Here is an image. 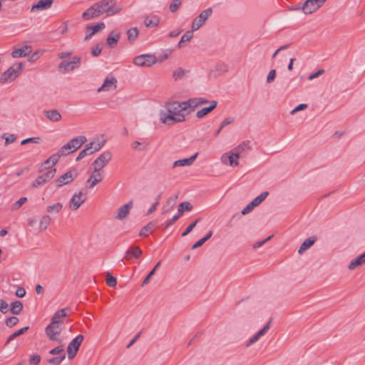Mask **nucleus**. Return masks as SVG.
<instances>
[{"instance_id": "nucleus-46", "label": "nucleus", "mask_w": 365, "mask_h": 365, "mask_svg": "<svg viewBox=\"0 0 365 365\" xmlns=\"http://www.w3.org/2000/svg\"><path fill=\"white\" fill-rule=\"evenodd\" d=\"M63 207V204L61 202H56L52 205H48L46 207V211L48 213H58L59 212Z\"/></svg>"}, {"instance_id": "nucleus-21", "label": "nucleus", "mask_w": 365, "mask_h": 365, "mask_svg": "<svg viewBox=\"0 0 365 365\" xmlns=\"http://www.w3.org/2000/svg\"><path fill=\"white\" fill-rule=\"evenodd\" d=\"M86 181V187L91 188L103 180V175L100 171L93 172Z\"/></svg>"}, {"instance_id": "nucleus-31", "label": "nucleus", "mask_w": 365, "mask_h": 365, "mask_svg": "<svg viewBox=\"0 0 365 365\" xmlns=\"http://www.w3.org/2000/svg\"><path fill=\"white\" fill-rule=\"evenodd\" d=\"M94 145L93 142H91L88 144L86 145L85 148L80 151L78 156L76 158V161H79L83 159L86 155H89L93 153V145Z\"/></svg>"}, {"instance_id": "nucleus-15", "label": "nucleus", "mask_w": 365, "mask_h": 365, "mask_svg": "<svg viewBox=\"0 0 365 365\" xmlns=\"http://www.w3.org/2000/svg\"><path fill=\"white\" fill-rule=\"evenodd\" d=\"M99 10L96 8V4H93L88 8L83 14L82 18L85 21H89L93 19L98 18L101 16Z\"/></svg>"}, {"instance_id": "nucleus-48", "label": "nucleus", "mask_w": 365, "mask_h": 365, "mask_svg": "<svg viewBox=\"0 0 365 365\" xmlns=\"http://www.w3.org/2000/svg\"><path fill=\"white\" fill-rule=\"evenodd\" d=\"M66 358V354H62L61 355L56 357H53L47 359V362L52 365H59Z\"/></svg>"}, {"instance_id": "nucleus-60", "label": "nucleus", "mask_w": 365, "mask_h": 365, "mask_svg": "<svg viewBox=\"0 0 365 365\" xmlns=\"http://www.w3.org/2000/svg\"><path fill=\"white\" fill-rule=\"evenodd\" d=\"M41 356L38 354H34L29 357V362L31 365H38L41 361Z\"/></svg>"}, {"instance_id": "nucleus-52", "label": "nucleus", "mask_w": 365, "mask_h": 365, "mask_svg": "<svg viewBox=\"0 0 365 365\" xmlns=\"http://www.w3.org/2000/svg\"><path fill=\"white\" fill-rule=\"evenodd\" d=\"M28 199L26 197H21L19 200L15 202L11 205V210H19L24 203L27 202Z\"/></svg>"}, {"instance_id": "nucleus-58", "label": "nucleus", "mask_w": 365, "mask_h": 365, "mask_svg": "<svg viewBox=\"0 0 365 365\" xmlns=\"http://www.w3.org/2000/svg\"><path fill=\"white\" fill-rule=\"evenodd\" d=\"M172 49H168L165 51H163L162 53H160L158 55V57H157V61L158 62H163V61L168 58L170 54L172 53Z\"/></svg>"}, {"instance_id": "nucleus-29", "label": "nucleus", "mask_w": 365, "mask_h": 365, "mask_svg": "<svg viewBox=\"0 0 365 365\" xmlns=\"http://www.w3.org/2000/svg\"><path fill=\"white\" fill-rule=\"evenodd\" d=\"M143 254L142 250L136 245L131 246L125 252V258L128 260L130 259V255L132 257L138 259Z\"/></svg>"}, {"instance_id": "nucleus-5", "label": "nucleus", "mask_w": 365, "mask_h": 365, "mask_svg": "<svg viewBox=\"0 0 365 365\" xmlns=\"http://www.w3.org/2000/svg\"><path fill=\"white\" fill-rule=\"evenodd\" d=\"M81 62V58L80 56H73L72 61H62L58 66V70L61 73H68L78 68Z\"/></svg>"}, {"instance_id": "nucleus-49", "label": "nucleus", "mask_w": 365, "mask_h": 365, "mask_svg": "<svg viewBox=\"0 0 365 365\" xmlns=\"http://www.w3.org/2000/svg\"><path fill=\"white\" fill-rule=\"evenodd\" d=\"M268 195H269V192L264 191V192H262L259 195L256 197L255 199H253L252 201L255 203V205L256 206H258L266 199V197Z\"/></svg>"}, {"instance_id": "nucleus-56", "label": "nucleus", "mask_w": 365, "mask_h": 365, "mask_svg": "<svg viewBox=\"0 0 365 365\" xmlns=\"http://www.w3.org/2000/svg\"><path fill=\"white\" fill-rule=\"evenodd\" d=\"M147 143H140L139 141H134L131 146L133 149H136L138 150L142 151L145 149V148L148 146Z\"/></svg>"}, {"instance_id": "nucleus-57", "label": "nucleus", "mask_w": 365, "mask_h": 365, "mask_svg": "<svg viewBox=\"0 0 365 365\" xmlns=\"http://www.w3.org/2000/svg\"><path fill=\"white\" fill-rule=\"evenodd\" d=\"M41 138L39 137H31L23 140L21 142V145H26L28 143H40Z\"/></svg>"}, {"instance_id": "nucleus-44", "label": "nucleus", "mask_w": 365, "mask_h": 365, "mask_svg": "<svg viewBox=\"0 0 365 365\" xmlns=\"http://www.w3.org/2000/svg\"><path fill=\"white\" fill-rule=\"evenodd\" d=\"M156 225V221H151L145 225L140 231L139 236L147 237L148 236V232L150 231Z\"/></svg>"}, {"instance_id": "nucleus-11", "label": "nucleus", "mask_w": 365, "mask_h": 365, "mask_svg": "<svg viewBox=\"0 0 365 365\" xmlns=\"http://www.w3.org/2000/svg\"><path fill=\"white\" fill-rule=\"evenodd\" d=\"M105 27L106 25L104 22H99L94 25H87L85 29L86 35L84 40H90L95 34L102 31Z\"/></svg>"}, {"instance_id": "nucleus-33", "label": "nucleus", "mask_w": 365, "mask_h": 365, "mask_svg": "<svg viewBox=\"0 0 365 365\" xmlns=\"http://www.w3.org/2000/svg\"><path fill=\"white\" fill-rule=\"evenodd\" d=\"M73 145H71L69 143V141L65 144L63 146H62L56 153V155L57 157H61V156H65V155H67L70 153H73L72 151L73 148L72 147Z\"/></svg>"}, {"instance_id": "nucleus-2", "label": "nucleus", "mask_w": 365, "mask_h": 365, "mask_svg": "<svg viewBox=\"0 0 365 365\" xmlns=\"http://www.w3.org/2000/svg\"><path fill=\"white\" fill-rule=\"evenodd\" d=\"M24 68L23 63H16L10 66L0 76V83L4 84L7 82H11L19 76Z\"/></svg>"}, {"instance_id": "nucleus-10", "label": "nucleus", "mask_w": 365, "mask_h": 365, "mask_svg": "<svg viewBox=\"0 0 365 365\" xmlns=\"http://www.w3.org/2000/svg\"><path fill=\"white\" fill-rule=\"evenodd\" d=\"M56 172V169L53 168L43 173V175L38 176L33 182L31 187L36 188L39 186H42L54 177Z\"/></svg>"}, {"instance_id": "nucleus-25", "label": "nucleus", "mask_w": 365, "mask_h": 365, "mask_svg": "<svg viewBox=\"0 0 365 365\" xmlns=\"http://www.w3.org/2000/svg\"><path fill=\"white\" fill-rule=\"evenodd\" d=\"M317 237L315 235L311 236L306 239L300 245L298 250V253L299 255L303 254L306 250L309 249L314 244V242L317 241Z\"/></svg>"}, {"instance_id": "nucleus-24", "label": "nucleus", "mask_w": 365, "mask_h": 365, "mask_svg": "<svg viewBox=\"0 0 365 365\" xmlns=\"http://www.w3.org/2000/svg\"><path fill=\"white\" fill-rule=\"evenodd\" d=\"M227 71L228 66L227 64L224 63H218L216 65L215 69L210 70L209 73V76L217 78V76L222 75V73L227 72Z\"/></svg>"}, {"instance_id": "nucleus-6", "label": "nucleus", "mask_w": 365, "mask_h": 365, "mask_svg": "<svg viewBox=\"0 0 365 365\" xmlns=\"http://www.w3.org/2000/svg\"><path fill=\"white\" fill-rule=\"evenodd\" d=\"M84 336L82 334H78L73 338L68 344L67 347L68 358L73 359L77 354L80 346L83 341Z\"/></svg>"}, {"instance_id": "nucleus-42", "label": "nucleus", "mask_w": 365, "mask_h": 365, "mask_svg": "<svg viewBox=\"0 0 365 365\" xmlns=\"http://www.w3.org/2000/svg\"><path fill=\"white\" fill-rule=\"evenodd\" d=\"M161 261H159L155 267L150 271V272L148 274V275L145 277L144 280L142 282L141 286L144 287L145 285L148 284L150 282V280L151 277L155 274L156 270L159 268L160 266Z\"/></svg>"}, {"instance_id": "nucleus-51", "label": "nucleus", "mask_w": 365, "mask_h": 365, "mask_svg": "<svg viewBox=\"0 0 365 365\" xmlns=\"http://www.w3.org/2000/svg\"><path fill=\"white\" fill-rule=\"evenodd\" d=\"M106 281L107 285L110 287H114L117 284L116 278L115 277H113L112 275V274L110 272L107 273Z\"/></svg>"}, {"instance_id": "nucleus-34", "label": "nucleus", "mask_w": 365, "mask_h": 365, "mask_svg": "<svg viewBox=\"0 0 365 365\" xmlns=\"http://www.w3.org/2000/svg\"><path fill=\"white\" fill-rule=\"evenodd\" d=\"M193 32L192 29L190 31H187L181 37L180 41L178 43V47L181 48L184 46V43L190 41L193 38Z\"/></svg>"}, {"instance_id": "nucleus-47", "label": "nucleus", "mask_w": 365, "mask_h": 365, "mask_svg": "<svg viewBox=\"0 0 365 365\" xmlns=\"http://www.w3.org/2000/svg\"><path fill=\"white\" fill-rule=\"evenodd\" d=\"M200 220L201 218H197L195 220H194L192 223H190L181 234L182 237H185L190 232H191Z\"/></svg>"}, {"instance_id": "nucleus-28", "label": "nucleus", "mask_w": 365, "mask_h": 365, "mask_svg": "<svg viewBox=\"0 0 365 365\" xmlns=\"http://www.w3.org/2000/svg\"><path fill=\"white\" fill-rule=\"evenodd\" d=\"M31 46H24L21 48L14 49L11 53L13 58H21L28 56L31 53Z\"/></svg>"}, {"instance_id": "nucleus-32", "label": "nucleus", "mask_w": 365, "mask_h": 365, "mask_svg": "<svg viewBox=\"0 0 365 365\" xmlns=\"http://www.w3.org/2000/svg\"><path fill=\"white\" fill-rule=\"evenodd\" d=\"M365 263V252L358 257H356L354 259L351 260L349 263L348 268L349 269H354L356 267L363 264Z\"/></svg>"}, {"instance_id": "nucleus-19", "label": "nucleus", "mask_w": 365, "mask_h": 365, "mask_svg": "<svg viewBox=\"0 0 365 365\" xmlns=\"http://www.w3.org/2000/svg\"><path fill=\"white\" fill-rule=\"evenodd\" d=\"M82 196L83 193L81 191L73 195L70 200V207L72 210H76L85 202L86 199H83Z\"/></svg>"}, {"instance_id": "nucleus-18", "label": "nucleus", "mask_w": 365, "mask_h": 365, "mask_svg": "<svg viewBox=\"0 0 365 365\" xmlns=\"http://www.w3.org/2000/svg\"><path fill=\"white\" fill-rule=\"evenodd\" d=\"M303 13L305 14H311L321 7L319 4L315 3L314 0H306L302 3Z\"/></svg>"}, {"instance_id": "nucleus-62", "label": "nucleus", "mask_w": 365, "mask_h": 365, "mask_svg": "<svg viewBox=\"0 0 365 365\" xmlns=\"http://www.w3.org/2000/svg\"><path fill=\"white\" fill-rule=\"evenodd\" d=\"M256 207L257 206L255 205V203L252 201H251L245 207H244L242 210L241 214L243 215H247L250 213L252 210H254V208Z\"/></svg>"}, {"instance_id": "nucleus-45", "label": "nucleus", "mask_w": 365, "mask_h": 365, "mask_svg": "<svg viewBox=\"0 0 365 365\" xmlns=\"http://www.w3.org/2000/svg\"><path fill=\"white\" fill-rule=\"evenodd\" d=\"M128 39L130 42L133 43L135 41L138 35V30L137 27L131 28L127 30Z\"/></svg>"}, {"instance_id": "nucleus-9", "label": "nucleus", "mask_w": 365, "mask_h": 365, "mask_svg": "<svg viewBox=\"0 0 365 365\" xmlns=\"http://www.w3.org/2000/svg\"><path fill=\"white\" fill-rule=\"evenodd\" d=\"M61 332V328L60 327L58 324H53L51 323L46 327L45 333L48 338L53 341H57L58 343L62 342V339H59L56 336V335L60 334Z\"/></svg>"}, {"instance_id": "nucleus-23", "label": "nucleus", "mask_w": 365, "mask_h": 365, "mask_svg": "<svg viewBox=\"0 0 365 365\" xmlns=\"http://www.w3.org/2000/svg\"><path fill=\"white\" fill-rule=\"evenodd\" d=\"M120 38V32L112 31L106 38V43L110 48H113L118 43Z\"/></svg>"}, {"instance_id": "nucleus-54", "label": "nucleus", "mask_w": 365, "mask_h": 365, "mask_svg": "<svg viewBox=\"0 0 365 365\" xmlns=\"http://www.w3.org/2000/svg\"><path fill=\"white\" fill-rule=\"evenodd\" d=\"M197 100H198V98H192L188 99L189 103H190V109L188 110V112H187V114H190L191 112H192L195 110V108L200 106Z\"/></svg>"}, {"instance_id": "nucleus-55", "label": "nucleus", "mask_w": 365, "mask_h": 365, "mask_svg": "<svg viewBox=\"0 0 365 365\" xmlns=\"http://www.w3.org/2000/svg\"><path fill=\"white\" fill-rule=\"evenodd\" d=\"M102 49H103L102 44L101 43H97L95 46H93L91 48V55L93 57L98 56L101 53Z\"/></svg>"}, {"instance_id": "nucleus-1", "label": "nucleus", "mask_w": 365, "mask_h": 365, "mask_svg": "<svg viewBox=\"0 0 365 365\" xmlns=\"http://www.w3.org/2000/svg\"><path fill=\"white\" fill-rule=\"evenodd\" d=\"M180 106L178 101L167 102L165 103L166 112L163 110L160 112V122L166 125L184 122L185 114L181 113Z\"/></svg>"}, {"instance_id": "nucleus-38", "label": "nucleus", "mask_w": 365, "mask_h": 365, "mask_svg": "<svg viewBox=\"0 0 365 365\" xmlns=\"http://www.w3.org/2000/svg\"><path fill=\"white\" fill-rule=\"evenodd\" d=\"M190 73L189 70L184 69L181 67L178 68L176 70L173 72V78L175 81H178L182 79L185 75Z\"/></svg>"}, {"instance_id": "nucleus-39", "label": "nucleus", "mask_w": 365, "mask_h": 365, "mask_svg": "<svg viewBox=\"0 0 365 365\" xmlns=\"http://www.w3.org/2000/svg\"><path fill=\"white\" fill-rule=\"evenodd\" d=\"M60 157H57L56 155V153L51 155L48 159H46L41 165L42 167H43V169L49 168L51 164L52 165H56Z\"/></svg>"}, {"instance_id": "nucleus-63", "label": "nucleus", "mask_w": 365, "mask_h": 365, "mask_svg": "<svg viewBox=\"0 0 365 365\" xmlns=\"http://www.w3.org/2000/svg\"><path fill=\"white\" fill-rule=\"evenodd\" d=\"M0 312L3 314H6L9 312V304L3 299H0Z\"/></svg>"}, {"instance_id": "nucleus-27", "label": "nucleus", "mask_w": 365, "mask_h": 365, "mask_svg": "<svg viewBox=\"0 0 365 365\" xmlns=\"http://www.w3.org/2000/svg\"><path fill=\"white\" fill-rule=\"evenodd\" d=\"M87 141V138L84 135H79L76 138H73L69 141L71 145H73L72 151L75 152L78 149H79Z\"/></svg>"}, {"instance_id": "nucleus-14", "label": "nucleus", "mask_w": 365, "mask_h": 365, "mask_svg": "<svg viewBox=\"0 0 365 365\" xmlns=\"http://www.w3.org/2000/svg\"><path fill=\"white\" fill-rule=\"evenodd\" d=\"M76 177V175L73 177L71 171L69 170L55 180L54 182L56 187H60L73 182Z\"/></svg>"}, {"instance_id": "nucleus-53", "label": "nucleus", "mask_w": 365, "mask_h": 365, "mask_svg": "<svg viewBox=\"0 0 365 365\" xmlns=\"http://www.w3.org/2000/svg\"><path fill=\"white\" fill-rule=\"evenodd\" d=\"M192 207H193L191 203L187 201L180 202L178 205V208H180L183 212L191 211Z\"/></svg>"}, {"instance_id": "nucleus-16", "label": "nucleus", "mask_w": 365, "mask_h": 365, "mask_svg": "<svg viewBox=\"0 0 365 365\" xmlns=\"http://www.w3.org/2000/svg\"><path fill=\"white\" fill-rule=\"evenodd\" d=\"M240 158L238 153H235L233 150L231 154L225 153L222 156V161L226 163L227 160L229 161V165L232 167L237 166L239 165L237 160Z\"/></svg>"}, {"instance_id": "nucleus-64", "label": "nucleus", "mask_w": 365, "mask_h": 365, "mask_svg": "<svg viewBox=\"0 0 365 365\" xmlns=\"http://www.w3.org/2000/svg\"><path fill=\"white\" fill-rule=\"evenodd\" d=\"M178 104L180 105V108L181 110V113H184L185 111L188 112V110L190 109V103L189 101H182V102H178Z\"/></svg>"}, {"instance_id": "nucleus-12", "label": "nucleus", "mask_w": 365, "mask_h": 365, "mask_svg": "<svg viewBox=\"0 0 365 365\" xmlns=\"http://www.w3.org/2000/svg\"><path fill=\"white\" fill-rule=\"evenodd\" d=\"M271 322L272 319H270L269 322L260 330H259L250 339V340L246 344V346L248 347L251 346L257 341L261 336H264L269 330Z\"/></svg>"}, {"instance_id": "nucleus-61", "label": "nucleus", "mask_w": 365, "mask_h": 365, "mask_svg": "<svg viewBox=\"0 0 365 365\" xmlns=\"http://www.w3.org/2000/svg\"><path fill=\"white\" fill-rule=\"evenodd\" d=\"M181 4H182L181 0H173V1L171 2V4L170 5V11L172 13L175 12L179 9Z\"/></svg>"}, {"instance_id": "nucleus-4", "label": "nucleus", "mask_w": 365, "mask_h": 365, "mask_svg": "<svg viewBox=\"0 0 365 365\" xmlns=\"http://www.w3.org/2000/svg\"><path fill=\"white\" fill-rule=\"evenodd\" d=\"M157 62V57L155 54H142L135 56L133 63L138 66L141 67H150Z\"/></svg>"}, {"instance_id": "nucleus-7", "label": "nucleus", "mask_w": 365, "mask_h": 365, "mask_svg": "<svg viewBox=\"0 0 365 365\" xmlns=\"http://www.w3.org/2000/svg\"><path fill=\"white\" fill-rule=\"evenodd\" d=\"M112 159V154L110 151H105L101 153L92 163L93 172H98L104 168Z\"/></svg>"}, {"instance_id": "nucleus-40", "label": "nucleus", "mask_w": 365, "mask_h": 365, "mask_svg": "<svg viewBox=\"0 0 365 365\" xmlns=\"http://www.w3.org/2000/svg\"><path fill=\"white\" fill-rule=\"evenodd\" d=\"M23 309V304L20 301H14L11 304L10 311L13 314H19Z\"/></svg>"}, {"instance_id": "nucleus-36", "label": "nucleus", "mask_w": 365, "mask_h": 365, "mask_svg": "<svg viewBox=\"0 0 365 365\" xmlns=\"http://www.w3.org/2000/svg\"><path fill=\"white\" fill-rule=\"evenodd\" d=\"M250 140L243 141L238 146H237L235 148H234L233 151H235V153H238L239 155L240 156L242 153L246 152L247 150H249L251 149V148L250 146Z\"/></svg>"}, {"instance_id": "nucleus-50", "label": "nucleus", "mask_w": 365, "mask_h": 365, "mask_svg": "<svg viewBox=\"0 0 365 365\" xmlns=\"http://www.w3.org/2000/svg\"><path fill=\"white\" fill-rule=\"evenodd\" d=\"M1 138L5 140L4 145L6 146L10 143H14L16 140V135L14 134L4 133L1 135Z\"/></svg>"}, {"instance_id": "nucleus-41", "label": "nucleus", "mask_w": 365, "mask_h": 365, "mask_svg": "<svg viewBox=\"0 0 365 365\" xmlns=\"http://www.w3.org/2000/svg\"><path fill=\"white\" fill-rule=\"evenodd\" d=\"M160 19L158 16H154L152 18L145 17L144 24L146 27H155L159 24Z\"/></svg>"}, {"instance_id": "nucleus-20", "label": "nucleus", "mask_w": 365, "mask_h": 365, "mask_svg": "<svg viewBox=\"0 0 365 365\" xmlns=\"http://www.w3.org/2000/svg\"><path fill=\"white\" fill-rule=\"evenodd\" d=\"M217 106V102L216 101H212L210 104L207 107H204L199 110L196 113V118H202L209 113H210L212 110H214Z\"/></svg>"}, {"instance_id": "nucleus-35", "label": "nucleus", "mask_w": 365, "mask_h": 365, "mask_svg": "<svg viewBox=\"0 0 365 365\" xmlns=\"http://www.w3.org/2000/svg\"><path fill=\"white\" fill-rule=\"evenodd\" d=\"M29 329V326H26V327H24L16 331H14V333H12L6 339V341L5 343V346H6L7 344H9L12 340H14V339H16V337L24 334L26 331H27Z\"/></svg>"}, {"instance_id": "nucleus-30", "label": "nucleus", "mask_w": 365, "mask_h": 365, "mask_svg": "<svg viewBox=\"0 0 365 365\" xmlns=\"http://www.w3.org/2000/svg\"><path fill=\"white\" fill-rule=\"evenodd\" d=\"M43 115L46 118L52 122H58L61 119V115L58 110H44Z\"/></svg>"}, {"instance_id": "nucleus-8", "label": "nucleus", "mask_w": 365, "mask_h": 365, "mask_svg": "<svg viewBox=\"0 0 365 365\" xmlns=\"http://www.w3.org/2000/svg\"><path fill=\"white\" fill-rule=\"evenodd\" d=\"M212 14V8H207L203 10L196 18L193 19L191 25L192 31H195L198 30L206 22Z\"/></svg>"}, {"instance_id": "nucleus-37", "label": "nucleus", "mask_w": 365, "mask_h": 365, "mask_svg": "<svg viewBox=\"0 0 365 365\" xmlns=\"http://www.w3.org/2000/svg\"><path fill=\"white\" fill-rule=\"evenodd\" d=\"M212 231L210 230L202 238L200 239L195 243H194L192 246V250L197 249L201 247L204 243H205L208 240H210L212 236Z\"/></svg>"}, {"instance_id": "nucleus-3", "label": "nucleus", "mask_w": 365, "mask_h": 365, "mask_svg": "<svg viewBox=\"0 0 365 365\" xmlns=\"http://www.w3.org/2000/svg\"><path fill=\"white\" fill-rule=\"evenodd\" d=\"M101 15L106 13L108 16L115 15L121 11V7L116 6L115 0H101L95 3Z\"/></svg>"}, {"instance_id": "nucleus-43", "label": "nucleus", "mask_w": 365, "mask_h": 365, "mask_svg": "<svg viewBox=\"0 0 365 365\" xmlns=\"http://www.w3.org/2000/svg\"><path fill=\"white\" fill-rule=\"evenodd\" d=\"M51 220V218L49 215H43L41 217L40 222H39V230L40 231L45 230L48 227V225L50 224Z\"/></svg>"}, {"instance_id": "nucleus-26", "label": "nucleus", "mask_w": 365, "mask_h": 365, "mask_svg": "<svg viewBox=\"0 0 365 365\" xmlns=\"http://www.w3.org/2000/svg\"><path fill=\"white\" fill-rule=\"evenodd\" d=\"M197 155H198V153H196L195 154L192 155L190 158L175 160L173 163V168H175L178 166H181V167L189 166V165H192V163L195 160Z\"/></svg>"}, {"instance_id": "nucleus-17", "label": "nucleus", "mask_w": 365, "mask_h": 365, "mask_svg": "<svg viewBox=\"0 0 365 365\" xmlns=\"http://www.w3.org/2000/svg\"><path fill=\"white\" fill-rule=\"evenodd\" d=\"M53 3V0H39L31 7V11H43L50 9Z\"/></svg>"}, {"instance_id": "nucleus-13", "label": "nucleus", "mask_w": 365, "mask_h": 365, "mask_svg": "<svg viewBox=\"0 0 365 365\" xmlns=\"http://www.w3.org/2000/svg\"><path fill=\"white\" fill-rule=\"evenodd\" d=\"M133 200H130L128 203L123 205L120 207L118 208L116 215L115 216V219L122 220L127 217L129 214L130 209L133 207Z\"/></svg>"}, {"instance_id": "nucleus-22", "label": "nucleus", "mask_w": 365, "mask_h": 365, "mask_svg": "<svg viewBox=\"0 0 365 365\" xmlns=\"http://www.w3.org/2000/svg\"><path fill=\"white\" fill-rule=\"evenodd\" d=\"M117 80L115 77H106L102 86L98 88V92L103 91H110L112 87L115 89L116 88Z\"/></svg>"}, {"instance_id": "nucleus-59", "label": "nucleus", "mask_w": 365, "mask_h": 365, "mask_svg": "<svg viewBox=\"0 0 365 365\" xmlns=\"http://www.w3.org/2000/svg\"><path fill=\"white\" fill-rule=\"evenodd\" d=\"M19 322V318L14 316L10 317L6 319L5 324L8 327H13Z\"/></svg>"}]
</instances>
